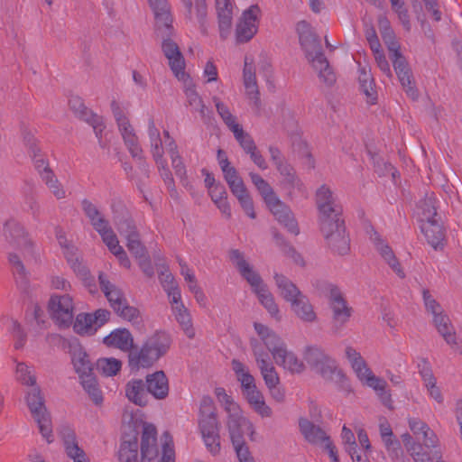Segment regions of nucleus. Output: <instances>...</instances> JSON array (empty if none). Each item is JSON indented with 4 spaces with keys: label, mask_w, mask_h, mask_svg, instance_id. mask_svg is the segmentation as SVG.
<instances>
[{
    "label": "nucleus",
    "mask_w": 462,
    "mask_h": 462,
    "mask_svg": "<svg viewBox=\"0 0 462 462\" xmlns=\"http://www.w3.org/2000/svg\"><path fill=\"white\" fill-rule=\"evenodd\" d=\"M108 346L128 353V366L131 371L152 367L169 351L171 339L165 331H156L148 337L141 346L134 344V337L127 328H116L103 338Z\"/></svg>",
    "instance_id": "1"
},
{
    "label": "nucleus",
    "mask_w": 462,
    "mask_h": 462,
    "mask_svg": "<svg viewBox=\"0 0 462 462\" xmlns=\"http://www.w3.org/2000/svg\"><path fill=\"white\" fill-rule=\"evenodd\" d=\"M149 3L154 13L157 34L162 40V52L168 59L169 66L174 76L182 80L187 77L185 59L178 44L171 39L174 29L167 2L166 0H149Z\"/></svg>",
    "instance_id": "2"
},
{
    "label": "nucleus",
    "mask_w": 462,
    "mask_h": 462,
    "mask_svg": "<svg viewBox=\"0 0 462 462\" xmlns=\"http://www.w3.org/2000/svg\"><path fill=\"white\" fill-rule=\"evenodd\" d=\"M296 32L306 58L319 72V79L327 86H332L337 80L336 74L325 57L320 40L310 23L305 20L300 21L296 24Z\"/></svg>",
    "instance_id": "3"
},
{
    "label": "nucleus",
    "mask_w": 462,
    "mask_h": 462,
    "mask_svg": "<svg viewBox=\"0 0 462 462\" xmlns=\"http://www.w3.org/2000/svg\"><path fill=\"white\" fill-rule=\"evenodd\" d=\"M198 428L207 450L212 456L221 451V423L218 420L217 408L209 396H204L199 404Z\"/></svg>",
    "instance_id": "4"
},
{
    "label": "nucleus",
    "mask_w": 462,
    "mask_h": 462,
    "mask_svg": "<svg viewBox=\"0 0 462 462\" xmlns=\"http://www.w3.org/2000/svg\"><path fill=\"white\" fill-rule=\"evenodd\" d=\"M317 288L329 300L332 310L331 332L337 335L341 328L348 322L352 315V308L343 298L338 287L326 281L317 282Z\"/></svg>",
    "instance_id": "5"
},
{
    "label": "nucleus",
    "mask_w": 462,
    "mask_h": 462,
    "mask_svg": "<svg viewBox=\"0 0 462 462\" xmlns=\"http://www.w3.org/2000/svg\"><path fill=\"white\" fill-rule=\"evenodd\" d=\"M328 246L334 254L346 255L350 251V238L346 232L345 221L341 217L319 222Z\"/></svg>",
    "instance_id": "6"
},
{
    "label": "nucleus",
    "mask_w": 462,
    "mask_h": 462,
    "mask_svg": "<svg viewBox=\"0 0 462 462\" xmlns=\"http://www.w3.org/2000/svg\"><path fill=\"white\" fill-rule=\"evenodd\" d=\"M98 281L100 289L107 299L111 308L122 319L134 322L140 316L138 309L130 306L124 292L115 284L111 283L105 273H99Z\"/></svg>",
    "instance_id": "7"
},
{
    "label": "nucleus",
    "mask_w": 462,
    "mask_h": 462,
    "mask_svg": "<svg viewBox=\"0 0 462 462\" xmlns=\"http://www.w3.org/2000/svg\"><path fill=\"white\" fill-rule=\"evenodd\" d=\"M26 402L32 416L38 424L41 434L51 443L52 441L51 420L50 414L47 412L44 399L39 387L34 385L27 393Z\"/></svg>",
    "instance_id": "8"
},
{
    "label": "nucleus",
    "mask_w": 462,
    "mask_h": 462,
    "mask_svg": "<svg viewBox=\"0 0 462 462\" xmlns=\"http://www.w3.org/2000/svg\"><path fill=\"white\" fill-rule=\"evenodd\" d=\"M49 311L52 319L60 327H69L74 319V304L68 295H52L49 300Z\"/></svg>",
    "instance_id": "9"
},
{
    "label": "nucleus",
    "mask_w": 462,
    "mask_h": 462,
    "mask_svg": "<svg viewBox=\"0 0 462 462\" xmlns=\"http://www.w3.org/2000/svg\"><path fill=\"white\" fill-rule=\"evenodd\" d=\"M261 9L257 5L245 10L236 28V37L238 43L249 42L257 32Z\"/></svg>",
    "instance_id": "10"
},
{
    "label": "nucleus",
    "mask_w": 462,
    "mask_h": 462,
    "mask_svg": "<svg viewBox=\"0 0 462 462\" xmlns=\"http://www.w3.org/2000/svg\"><path fill=\"white\" fill-rule=\"evenodd\" d=\"M110 311L106 309H98L94 313H80L76 317L74 330L80 335H94L110 319Z\"/></svg>",
    "instance_id": "11"
},
{
    "label": "nucleus",
    "mask_w": 462,
    "mask_h": 462,
    "mask_svg": "<svg viewBox=\"0 0 462 462\" xmlns=\"http://www.w3.org/2000/svg\"><path fill=\"white\" fill-rule=\"evenodd\" d=\"M390 60L393 62L394 71L406 95L412 100H417L420 97V93L415 86L412 71L406 58L402 53H399L398 55H390Z\"/></svg>",
    "instance_id": "12"
},
{
    "label": "nucleus",
    "mask_w": 462,
    "mask_h": 462,
    "mask_svg": "<svg viewBox=\"0 0 462 462\" xmlns=\"http://www.w3.org/2000/svg\"><path fill=\"white\" fill-rule=\"evenodd\" d=\"M271 212L276 217V219L285 227L287 230L293 234L298 235L300 230L298 223L293 217V214L290 208L283 203L276 194L264 201Z\"/></svg>",
    "instance_id": "13"
},
{
    "label": "nucleus",
    "mask_w": 462,
    "mask_h": 462,
    "mask_svg": "<svg viewBox=\"0 0 462 462\" xmlns=\"http://www.w3.org/2000/svg\"><path fill=\"white\" fill-rule=\"evenodd\" d=\"M316 204L319 209V220H328L341 217L342 208L335 203L333 193L327 185H322L316 192Z\"/></svg>",
    "instance_id": "14"
},
{
    "label": "nucleus",
    "mask_w": 462,
    "mask_h": 462,
    "mask_svg": "<svg viewBox=\"0 0 462 462\" xmlns=\"http://www.w3.org/2000/svg\"><path fill=\"white\" fill-rule=\"evenodd\" d=\"M229 258L240 275L251 285L254 292L266 286L260 274L245 261L244 254L238 249H232L229 252Z\"/></svg>",
    "instance_id": "15"
},
{
    "label": "nucleus",
    "mask_w": 462,
    "mask_h": 462,
    "mask_svg": "<svg viewBox=\"0 0 462 462\" xmlns=\"http://www.w3.org/2000/svg\"><path fill=\"white\" fill-rule=\"evenodd\" d=\"M69 106L76 116L93 127L96 136L101 141L102 132L106 127L102 117L88 109L79 97H72L69 98Z\"/></svg>",
    "instance_id": "16"
},
{
    "label": "nucleus",
    "mask_w": 462,
    "mask_h": 462,
    "mask_svg": "<svg viewBox=\"0 0 462 462\" xmlns=\"http://www.w3.org/2000/svg\"><path fill=\"white\" fill-rule=\"evenodd\" d=\"M141 462H151L159 457L157 430L153 424L144 423L141 436Z\"/></svg>",
    "instance_id": "17"
},
{
    "label": "nucleus",
    "mask_w": 462,
    "mask_h": 462,
    "mask_svg": "<svg viewBox=\"0 0 462 462\" xmlns=\"http://www.w3.org/2000/svg\"><path fill=\"white\" fill-rule=\"evenodd\" d=\"M254 327L273 359L281 357V353L286 348L283 340L274 331L262 323L254 322Z\"/></svg>",
    "instance_id": "18"
},
{
    "label": "nucleus",
    "mask_w": 462,
    "mask_h": 462,
    "mask_svg": "<svg viewBox=\"0 0 462 462\" xmlns=\"http://www.w3.org/2000/svg\"><path fill=\"white\" fill-rule=\"evenodd\" d=\"M372 231L373 233L370 236V239L374 243L382 258L387 263L398 277L401 279L405 278V273L391 246L382 239L375 230L373 229Z\"/></svg>",
    "instance_id": "19"
},
{
    "label": "nucleus",
    "mask_w": 462,
    "mask_h": 462,
    "mask_svg": "<svg viewBox=\"0 0 462 462\" xmlns=\"http://www.w3.org/2000/svg\"><path fill=\"white\" fill-rule=\"evenodd\" d=\"M146 390L157 400H164L169 394V380L163 371H156L145 377Z\"/></svg>",
    "instance_id": "20"
},
{
    "label": "nucleus",
    "mask_w": 462,
    "mask_h": 462,
    "mask_svg": "<svg viewBox=\"0 0 462 462\" xmlns=\"http://www.w3.org/2000/svg\"><path fill=\"white\" fill-rule=\"evenodd\" d=\"M420 229L428 243L434 249L437 250L444 246L446 232L441 224L440 217L420 223Z\"/></svg>",
    "instance_id": "21"
},
{
    "label": "nucleus",
    "mask_w": 462,
    "mask_h": 462,
    "mask_svg": "<svg viewBox=\"0 0 462 462\" xmlns=\"http://www.w3.org/2000/svg\"><path fill=\"white\" fill-rule=\"evenodd\" d=\"M215 394L219 402H221L226 411L228 413L226 427H235L241 421V410L239 405L234 402L232 397L228 395L226 390L222 387L215 389Z\"/></svg>",
    "instance_id": "22"
},
{
    "label": "nucleus",
    "mask_w": 462,
    "mask_h": 462,
    "mask_svg": "<svg viewBox=\"0 0 462 462\" xmlns=\"http://www.w3.org/2000/svg\"><path fill=\"white\" fill-rule=\"evenodd\" d=\"M66 453L74 462H89L84 450L79 448L74 430L64 428L61 432Z\"/></svg>",
    "instance_id": "23"
},
{
    "label": "nucleus",
    "mask_w": 462,
    "mask_h": 462,
    "mask_svg": "<svg viewBox=\"0 0 462 462\" xmlns=\"http://www.w3.org/2000/svg\"><path fill=\"white\" fill-rule=\"evenodd\" d=\"M244 85L245 88L246 95L250 99L254 101L256 107L260 106V92L258 89L256 76L254 66L251 62H248L247 57L245 59L244 66Z\"/></svg>",
    "instance_id": "24"
},
{
    "label": "nucleus",
    "mask_w": 462,
    "mask_h": 462,
    "mask_svg": "<svg viewBox=\"0 0 462 462\" xmlns=\"http://www.w3.org/2000/svg\"><path fill=\"white\" fill-rule=\"evenodd\" d=\"M299 428L306 441L310 444L317 445L329 439L323 429L306 418H300Z\"/></svg>",
    "instance_id": "25"
},
{
    "label": "nucleus",
    "mask_w": 462,
    "mask_h": 462,
    "mask_svg": "<svg viewBox=\"0 0 462 462\" xmlns=\"http://www.w3.org/2000/svg\"><path fill=\"white\" fill-rule=\"evenodd\" d=\"M276 169L282 177L281 186L288 189L290 195H291L294 189H297L299 191L303 190V183L297 176L294 168L291 164L285 162L279 165Z\"/></svg>",
    "instance_id": "26"
},
{
    "label": "nucleus",
    "mask_w": 462,
    "mask_h": 462,
    "mask_svg": "<svg viewBox=\"0 0 462 462\" xmlns=\"http://www.w3.org/2000/svg\"><path fill=\"white\" fill-rule=\"evenodd\" d=\"M125 395L130 402L138 406L147 404L146 384L142 379H133L125 385Z\"/></svg>",
    "instance_id": "27"
},
{
    "label": "nucleus",
    "mask_w": 462,
    "mask_h": 462,
    "mask_svg": "<svg viewBox=\"0 0 462 462\" xmlns=\"http://www.w3.org/2000/svg\"><path fill=\"white\" fill-rule=\"evenodd\" d=\"M313 370L327 381H336L340 383L346 381V374L341 369L337 368L336 361L330 356H327V358H325V360Z\"/></svg>",
    "instance_id": "28"
},
{
    "label": "nucleus",
    "mask_w": 462,
    "mask_h": 462,
    "mask_svg": "<svg viewBox=\"0 0 462 462\" xmlns=\"http://www.w3.org/2000/svg\"><path fill=\"white\" fill-rule=\"evenodd\" d=\"M117 126L130 154L134 158L141 159L143 149L139 144L138 137L135 134L134 129L131 125L130 122L128 121L126 125L122 124Z\"/></svg>",
    "instance_id": "29"
},
{
    "label": "nucleus",
    "mask_w": 462,
    "mask_h": 462,
    "mask_svg": "<svg viewBox=\"0 0 462 462\" xmlns=\"http://www.w3.org/2000/svg\"><path fill=\"white\" fill-rule=\"evenodd\" d=\"M119 462H138V439L136 435L124 437L118 450Z\"/></svg>",
    "instance_id": "30"
},
{
    "label": "nucleus",
    "mask_w": 462,
    "mask_h": 462,
    "mask_svg": "<svg viewBox=\"0 0 462 462\" xmlns=\"http://www.w3.org/2000/svg\"><path fill=\"white\" fill-rule=\"evenodd\" d=\"M379 428L383 442L385 445L389 456L393 459H398L400 454H402V450L399 440L394 439L390 424L388 422L381 423Z\"/></svg>",
    "instance_id": "31"
},
{
    "label": "nucleus",
    "mask_w": 462,
    "mask_h": 462,
    "mask_svg": "<svg viewBox=\"0 0 462 462\" xmlns=\"http://www.w3.org/2000/svg\"><path fill=\"white\" fill-rule=\"evenodd\" d=\"M296 316L304 322H314L317 319L316 312L307 296L302 294L291 303Z\"/></svg>",
    "instance_id": "32"
},
{
    "label": "nucleus",
    "mask_w": 462,
    "mask_h": 462,
    "mask_svg": "<svg viewBox=\"0 0 462 462\" xmlns=\"http://www.w3.org/2000/svg\"><path fill=\"white\" fill-rule=\"evenodd\" d=\"M433 322L439 333L448 345L457 344L456 332L448 316L443 314L442 311H439L434 314Z\"/></svg>",
    "instance_id": "33"
},
{
    "label": "nucleus",
    "mask_w": 462,
    "mask_h": 462,
    "mask_svg": "<svg viewBox=\"0 0 462 462\" xmlns=\"http://www.w3.org/2000/svg\"><path fill=\"white\" fill-rule=\"evenodd\" d=\"M274 280L280 291L281 296L286 301L292 303L294 300H297L298 297H300L302 295L301 291L298 289V287L286 276L276 273L274 275Z\"/></svg>",
    "instance_id": "34"
},
{
    "label": "nucleus",
    "mask_w": 462,
    "mask_h": 462,
    "mask_svg": "<svg viewBox=\"0 0 462 462\" xmlns=\"http://www.w3.org/2000/svg\"><path fill=\"white\" fill-rule=\"evenodd\" d=\"M79 378L84 390L92 402L96 405H100L103 402V395L94 373L82 374Z\"/></svg>",
    "instance_id": "35"
},
{
    "label": "nucleus",
    "mask_w": 462,
    "mask_h": 462,
    "mask_svg": "<svg viewBox=\"0 0 462 462\" xmlns=\"http://www.w3.org/2000/svg\"><path fill=\"white\" fill-rule=\"evenodd\" d=\"M82 210L88 217L92 226L97 232H100L101 227L107 226L108 220L100 213L98 208L88 199H84L81 201Z\"/></svg>",
    "instance_id": "36"
},
{
    "label": "nucleus",
    "mask_w": 462,
    "mask_h": 462,
    "mask_svg": "<svg viewBox=\"0 0 462 462\" xmlns=\"http://www.w3.org/2000/svg\"><path fill=\"white\" fill-rule=\"evenodd\" d=\"M172 312L175 316L177 322L180 324L184 334L192 339L195 337V328L192 323V318L189 310L185 305H180L179 307H172Z\"/></svg>",
    "instance_id": "37"
},
{
    "label": "nucleus",
    "mask_w": 462,
    "mask_h": 462,
    "mask_svg": "<svg viewBox=\"0 0 462 462\" xmlns=\"http://www.w3.org/2000/svg\"><path fill=\"white\" fill-rule=\"evenodd\" d=\"M238 426L239 424H236L235 427L227 428V430L238 460L239 462H243L253 457L249 451V448L242 438L241 432L238 430Z\"/></svg>",
    "instance_id": "38"
},
{
    "label": "nucleus",
    "mask_w": 462,
    "mask_h": 462,
    "mask_svg": "<svg viewBox=\"0 0 462 462\" xmlns=\"http://www.w3.org/2000/svg\"><path fill=\"white\" fill-rule=\"evenodd\" d=\"M231 365L237 380L241 383L243 393L256 387L254 376L242 362L233 359Z\"/></svg>",
    "instance_id": "39"
},
{
    "label": "nucleus",
    "mask_w": 462,
    "mask_h": 462,
    "mask_svg": "<svg viewBox=\"0 0 462 462\" xmlns=\"http://www.w3.org/2000/svg\"><path fill=\"white\" fill-rule=\"evenodd\" d=\"M275 363L283 366L292 373H301L304 370V364L292 352H289L287 347L281 353V357H277Z\"/></svg>",
    "instance_id": "40"
},
{
    "label": "nucleus",
    "mask_w": 462,
    "mask_h": 462,
    "mask_svg": "<svg viewBox=\"0 0 462 462\" xmlns=\"http://www.w3.org/2000/svg\"><path fill=\"white\" fill-rule=\"evenodd\" d=\"M184 93L187 98V105L191 106L193 111L199 112L202 119L206 118L208 109L200 96L197 93L194 86L187 85Z\"/></svg>",
    "instance_id": "41"
},
{
    "label": "nucleus",
    "mask_w": 462,
    "mask_h": 462,
    "mask_svg": "<svg viewBox=\"0 0 462 462\" xmlns=\"http://www.w3.org/2000/svg\"><path fill=\"white\" fill-rule=\"evenodd\" d=\"M254 293L257 295L259 301L266 309L269 314L276 320H280L281 316L278 305L275 303L273 295L268 290L267 285L265 287H262Z\"/></svg>",
    "instance_id": "42"
},
{
    "label": "nucleus",
    "mask_w": 462,
    "mask_h": 462,
    "mask_svg": "<svg viewBox=\"0 0 462 462\" xmlns=\"http://www.w3.org/2000/svg\"><path fill=\"white\" fill-rule=\"evenodd\" d=\"M72 363L79 375L93 372V365L89 360L88 355L81 347L74 349L72 352Z\"/></svg>",
    "instance_id": "43"
},
{
    "label": "nucleus",
    "mask_w": 462,
    "mask_h": 462,
    "mask_svg": "<svg viewBox=\"0 0 462 462\" xmlns=\"http://www.w3.org/2000/svg\"><path fill=\"white\" fill-rule=\"evenodd\" d=\"M420 208L421 209L420 223L439 217L437 213V199L434 194L427 195L420 201Z\"/></svg>",
    "instance_id": "44"
},
{
    "label": "nucleus",
    "mask_w": 462,
    "mask_h": 462,
    "mask_svg": "<svg viewBox=\"0 0 462 462\" xmlns=\"http://www.w3.org/2000/svg\"><path fill=\"white\" fill-rule=\"evenodd\" d=\"M358 80L361 90L367 97L370 98L369 102L371 104H374L377 99V93L374 89V81L371 74L367 72L365 68L360 69Z\"/></svg>",
    "instance_id": "45"
},
{
    "label": "nucleus",
    "mask_w": 462,
    "mask_h": 462,
    "mask_svg": "<svg viewBox=\"0 0 462 462\" xmlns=\"http://www.w3.org/2000/svg\"><path fill=\"white\" fill-rule=\"evenodd\" d=\"M220 169L231 192L245 186L236 169L230 162H225Z\"/></svg>",
    "instance_id": "46"
},
{
    "label": "nucleus",
    "mask_w": 462,
    "mask_h": 462,
    "mask_svg": "<svg viewBox=\"0 0 462 462\" xmlns=\"http://www.w3.org/2000/svg\"><path fill=\"white\" fill-rule=\"evenodd\" d=\"M97 370L105 376H114L122 368V362L115 357L99 358L96 364Z\"/></svg>",
    "instance_id": "47"
},
{
    "label": "nucleus",
    "mask_w": 462,
    "mask_h": 462,
    "mask_svg": "<svg viewBox=\"0 0 462 462\" xmlns=\"http://www.w3.org/2000/svg\"><path fill=\"white\" fill-rule=\"evenodd\" d=\"M233 195L237 199L245 213L250 218H255L256 214L254 208L253 199L250 196L246 187L234 190Z\"/></svg>",
    "instance_id": "48"
},
{
    "label": "nucleus",
    "mask_w": 462,
    "mask_h": 462,
    "mask_svg": "<svg viewBox=\"0 0 462 462\" xmlns=\"http://www.w3.org/2000/svg\"><path fill=\"white\" fill-rule=\"evenodd\" d=\"M24 203L28 207L34 218H38L41 213V207L37 200L36 189L34 184L26 183L23 189Z\"/></svg>",
    "instance_id": "49"
},
{
    "label": "nucleus",
    "mask_w": 462,
    "mask_h": 462,
    "mask_svg": "<svg viewBox=\"0 0 462 462\" xmlns=\"http://www.w3.org/2000/svg\"><path fill=\"white\" fill-rule=\"evenodd\" d=\"M115 223L120 235L125 236L126 239L138 235L134 222L129 216L117 217Z\"/></svg>",
    "instance_id": "50"
},
{
    "label": "nucleus",
    "mask_w": 462,
    "mask_h": 462,
    "mask_svg": "<svg viewBox=\"0 0 462 462\" xmlns=\"http://www.w3.org/2000/svg\"><path fill=\"white\" fill-rule=\"evenodd\" d=\"M74 273L83 282L84 285L89 288L92 291L91 287L96 286L95 279L91 275L89 269L81 262L79 258H75V263L70 267Z\"/></svg>",
    "instance_id": "51"
},
{
    "label": "nucleus",
    "mask_w": 462,
    "mask_h": 462,
    "mask_svg": "<svg viewBox=\"0 0 462 462\" xmlns=\"http://www.w3.org/2000/svg\"><path fill=\"white\" fill-rule=\"evenodd\" d=\"M4 235L9 243H18L23 237V227L15 220H7L4 226Z\"/></svg>",
    "instance_id": "52"
},
{
    "label": "nucleus",
    "mask_w": 462,
    "mask_h": 462,
    "mask_svg": "<svg viewBox=\"0 0 462 462\" xmlns=\"http://www.w3.org/2000/svg\"><path fill=\"white\" fill-rule=\"evenodd\" d=\"M249 176L252 183L262 196L263 201H266L275 194L271 185L260 174L250 172Z\"/></svg>",
    "instance_id": "53"
},
{
    "label": "nucleus",
    "mask_w": 462,
    "mask_h": 462,
    "mask_svg": "<svg viewBox=\"0 0 462 462\" xmlns=\"http://www.w3.org/2000/svg\"><path fill=\"white\" fill-rule=\"evenodd\" d=\"M327 356H328L317 346H307L304 351V359L312 369L320 365Z\"/></svg>",
    "instance_id": "54"
},
{
    "label": "nucleus",
    "mask_w": 462,
    "mask_h": 462,
    "mask_svg": "<svg viewBox=\"0 0 462 462\" xmlns=\"http://www.w3.org/2000/svg\"><path fill=\"white\" fill-rule=\"evenodd\" d=\"M196 18L203 35H208V7L206 0H195Z\"/></svg>",
    "instance_id": "55"
},
{
    "label": "nucleus",
    "mask_w": 462,
    "mask_h": 462,
    "mask_svg": "<svg viewBox=\"0 0 462 462\" xmlns=\"http://www.w3.org/2000/svg\"><path fill=\"white\" fill-rule=\"evenodd\" d=\"M100 236L102 237L103 242L106 244V245L108 247L109 251L113 254L115 251L119 250L120 247H122L119 245V241L116 237V235L113 231V229L110 227L109 223L107 226H104L101 227L100 232H97Z\"/></svg>",
    "instance_id": "56"
},
{
    "label": "nucleus",
    "mask_w": 462,
    "mask_h": 462,
    "mask_svg": "<svg viewBox=\"0 0 462 462\" xmlns=\"http://www.w3.org/2000/svg\"><path fill=\"white\" fill-rule=\"evenodd\" d=\"M163 443L162 445V457L158 462H175V451L172 438L168 432L163 433Z\"/></svg>",
    "instance_id": "57"
},
{
    "label": "nucleus",
    "mask_w": 462,
    "mask_h": 462,
    "mask_svg": "<svg viewBox=\"0 0 462 462\" xmlns=\"http://www.w3.org/2000/svg\"><path fill=\"white\" fill-rule=\"evenodd\" d=\"M251 346L259 369L272 364L268 352L264 351L259 342L256 340H252Z\"/></svg>",
    "instance_id": "58"
},
{
    "label": "nucleus",
    "mask_w": 462,
    "mask_h": 462,
    "mask_svg": "<svg viewBox=\"0 0 462 462\" xmlns=\"http://www.w3.org/2000/svg\"><path fill=\"white\" fill-rule=\"evenodd\" d=\"M8 261L11 264L14 278L16 280H21V282H25L27 279V273L20 257L16 254H9Z\"/></svg>",
    "instance_id": "59"
},
{
    "label": "nucleus",
    "mask_w": 462,
    "mask_h": 462,
    "mask_svg": "<svg viewBox=\"0 0 462 462\" xmlns=\"http://www.w3.org/2000/svg\"><path fill=\"white\" fill-rule=\"evenodd\" d=\"M219 34L222 39H226L232 26L233 13L231 11H222L217 14Z\"/></svg>",
    "instance_id": "60"
},
{
    "label": "nucleus",
    "mask_w": 462,
    "mask_h": 462,
    "mask_svg": "<svg viewBox=\"0 0 462 462\" xmlns=\"http://www.w3.org/2000/svg\"><path fill=\"white\" fill-rule=\"evenodd\" d=\"M17 379L20 383L26 385L34 386L36 383V377L32 370L24 364L19 363L16 366Z\"/></svg>",
    "instance_id": "61"
},
{
    "label": "nucleus",
    "mask_w": 462,
    "mask_h": 462,
    "mask_svg": "<svg viewBox=\"0 0 462 462\" xmlns=\"http://www.w3.org/2000/svg\"><path fill=\"white\" fill-rule=\"evenodd\" d=\"M23 142L28 149L29 156L32 161L35 160L36 158L45 156V154L42 152L41 148L38 146L37 140L32 134L24 133Z\"/></svg>",
    "instance_id": "62"
},
{
    "label": "nucleus",
    "mask_w": 462,
    "mask_h": 462,
    "mask_svg": "<svg viewBox=\"0 0 462 462\" xmlns=\"http://www.w3.org/2000/svg\"><path fill=\"white\" fill-rule=\"evenodd\" d=\"M384 44L387 47L390 55H398L401 52V46L399 42L396 40V35L393 30L381 34Z\"/></svg>",
    "instance_id": "63"
},
{
    "label": "nucleus",
    "mask_w": 462,
    "mask_h": 462,
    "mask_svg": "<svg viewBox=\"0 0 462 462\" xmlns=\"http://www.w3.org/2000/svg\"><path fill=\"white\" fill-rule=\"evenodd\" d=\"M260 372L267 387L280 383V377L273 364L261 368Z\"/></svg>",
    "instance_id": "64"
}]
</instances>
